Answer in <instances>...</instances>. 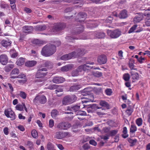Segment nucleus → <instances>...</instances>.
<instances>
[{
  "mask_svg": "<svg viewBox=\"0 0 150 150\" xmlns=\"http://www.w3.org/2000/svg\"><path fill=\"white\" fill-rule=\"evenodd\" d=\"M56 47L54 45L49 44L46 45L42 49V54L45 57H48L53 54L56 51Z\"/></svg>",
  "mask_w": 150,
  "mask_h": 150,
  "instance_id": "obj_1",
  "label": "nucleus"
},
{
  "mask_svg": "<svg viewBox=\"0 0 150 150\" xmlns=\"http://www.w3.org/2000/svg\"><path fill=\"white\" fill-rule=\"evenodd\" d=\"M47 101V99L45 96L43 95H37L33 100V103L35 104H45Z\"/></svg>",
  "mask_w": 150,
  "mask_h": 150,
  "instance_id": "obj_2",
  "label": "nucleus"
},
{
  "mask_svg": "<svg viewBox=\"0 0 150 150\" xmlns=\"http://www.w3.org/2000/svg\"><path fill=\"white\" fill-rule=\"evenodd\" d=\"M108 35L112 38H116L119 37L121 34V31L117 29L113 31L110 30H107Z\"/></svg>",
  "mask_w": 150,
  "mask_h": 150,
  "instance_id": "obj_3",
  "label": "nucleus"
},
{
  "mask_svg": "<svg viewBox=\"0 0 150 150\" xmlns=\"http://www.w3.org/2000/svg\"><path fill=\"white\" fill-rule=\"evenodd\" d=\"M90 92L88 91L86 89H85L83 90V96L88 95V98H87V100H84L81 101V103L82 104L85 103H87L88 102H93L94 101V97L92 95H90Z\"/></svg>",
  "mask_w": 150,
  "mask_h": 150,
  "instance_id": "obj_4",
  "label": "nucleus"
},
{
  "mask_svg": "<svg viewBox=\"0 0 150 150\" xmlns=\"http://www.w3.org/2000/svg\"><path fill=\"white\" fill-rule=\"evenodd\" d=\"M47 71L46 68H43L38 70L35 75L36 77L37 78H43L47 74Z\"/></svg>",
  "mask_w": 150,
  "mask_h": 150,
  "instance_id": "obj_5",
  "label": "nucleus"
},
{
  "mask_svg": "<svg viewBox=\"0 0 150 150\" xmlns=\"http://www.w3.org/2000/svg\"><path fill=\"white\" fill-rule=\"evenodd\" d=\"M71 127V125L67 122H62L58 123L56 127L60 129H67Z\"/></svg>",
  "mask_w": 150,
  "mask_h": 150,
  "instance_id": "obj_6",
  "label": "nucleus"
},
{
  "mask_svg": "<svg viewBox=\"0 0 150 150\" xmlns=\"http://www.w3.org/2000/svg\"><path fill=\"white\" fill-rule=\"evenodd\" d=\"M67 136H70V134L68 132L59 131L56 133L55 138L58 139H61Z\"/></svg>",
  "mask_w": 150,
  "mask_h": 150,
  "instance_id": "obj_7",
  "label": "nucleus"
},
{
  "mask_svg": "<svg viewBox=\"0 0 150 150\" xmlns=\"http://www.w3.org/2000/svg\"><path fill=\"white\" fill-rule=\"evenodd\" d=\"M4 114L7 117H10L11 120H13L15 119L16 115L11 109L5 110Z\"/></svg>",
  "mask_w": 150,
  "mask_h": 150,
  "instance_id": "obj_8",
  "label": "nucleus"
},
{
  "mask_svg": "<svg viewBox=\"0 0 150 150\" xmlns=\"http://www.w3.org/2000/svg\"><path fill=\"white\" fill-rule=\"evenodd\" d=\"M107 61L106 56L104 55H101L99 56L98 58L97 61L100 64H104Z\"/></svg>",
  "mask_w": 150,
  "mask_h": 150,
  "instance_id": "obj_9",
  "label": "nucleus"
},
{
  "mask_svg": "<svg viewBox=\"0 0 150 150\" xmlns=\"http://www.w3.org/2000/svg\"><path fill=\"white\" fill-rule=\"evenodd\" d=\"M66 26V24L64 23H57L54 26L55 30L59 31L64 28Z\"/></svg>",
  "mask_w": 150,
  "mask_h": 150,
  "instance_id": "obj_10",
  "label": "nucleus"
},
{
  "mask_svg": "<svg viewBox=\"0 0 150 150\" xmlns=\"http://www.w3.org/2000/svg\"><path fill=\"white\" fill-rule=\"evenodd\" d=\"M19 73V69L16 68L14 69L10 73L11 78L15 79L17 78V76L16 75H18Z\"/></svg>",
  "mask_w": 150,
  "mask_h": 150,
  "instance_id": "obj_11",
  "label": "nucleus"
},
{
  "mask_svg": "<svg viewBox=\"0 0 150 150\" xmlns=\"http://www.w3.org/2000/svg\"><path fill=\"white\" fill-rule=\"evenodd\" d=\"M65 81V79L62 77L56 76L53 78L52 80L53 82L59 83H62Z\"/></svg>",
  "mask_w": 150,
  "mask_h": 150,
  "instance_id": "obj_12",
  "label": "nucleus"
},
{
  "mask_svg": "<svg viewBox=\"0 0 150 150\" xmlns=\"http://www.w3.org/2000/svg\"><path fill=\"white\" fill-rule=\"evenodd\" d=\"M8 61V58L6 55L3 54L0 56V62L3 65H6Z\"/></svg>",
  "mask_w": 150,
  "mask_h": 150,
  "instance_id": "obj_13",
  "label": "nucleus"
},
{
  "mask_svg": "<svg viewBox=\"0 0 150 150\" xmlns=\"http://www.w3.org/2000/svg\"><path fill=\"white\" fill-rule=\"evenodd\" d=\"M80 105H75L74 106L69 107H68L67 110L76 112L80 110Z\"/></svg>",
  "mask_w": 150,
  "mask_h": 150,
  "instance_id": "obj_14",
  "label": "nucleus"
},
{
  "mask_svg": "<svg viewBox=\"0 0 150 150\" xmlns=\"http://www.w3.org/2000/svg\"><path fill=\"white\" fill-rule=\"evenodd\" d=\"M73 67L74 65L73 64H69L62 67L61 70L63 72L67 71L71 69Z\"/></svg>",
  "mask_w": 150,
  "mask_h": 150,
  "instance_id": "obj_15",
  "label": "nucleus"
},
{
  "mask_svg": "<svg viewBox=\"0 0 150 150\" xmlns=\"http://www.w3.org/2000/svg\"><path fill=\"white\" fill-rule=\"evenodd\" d=\"M127 16V11L125 9H123L121 11L118 15L119 18L122 19L125 18Z\"/></svg>",
  "mask_w": 150,
  "mask_h": 150,
  "instance_id": "obj_16",
  "label": "nucleus"
},
{
  "mask_svg": "<svg viewBox=\"0 0 150 150\" xmlns=\"http://www.w3.org/2000/svg\"><path fill=\"white\" fill-rule=\"evenodd\" d=\"M131 76L133 80V81H135L136 80H138L139 79V76L138 73L132 71L131 72Z\"/></svg>",
  "mask_w": 150,
  "mask_h": 150,
  "instance_id": "obj_17",
  "label": "nucleus"
},
{
  "mask_svg": "<svg viewBox=\"0 0 150 150\" xmlns=\"http://www.w3.org/2000/svg\"><path fill=\"white\" fill-rule=\"evenodd\" d=\"M81 87V86L80 84H75L71 86L69 89L70 91H76L79 89Z\"/></svg>",
  "mask_w": 150,
  "mask_h": 150,
  "instance_id": "obj_18",
  "label": "nucleus"
},
{
  "mask_svg": "<svg viewBox=\"0 0 150 150\" xmlns=\"http://www.w3.org/2000/svg\"><path fill=\"white\" fill-rule=\"evenodd\" d=\"M142 14H138L137 15L134 19V23L139 22L143 18Z\"/></svg>",
  "mask_w": 150,
  "mask_h": 150,
  "instance_id": "obj_19",
  "label": "nucleus"
},
{
  "mask_svg": "<svg viewBox=\"0 0 150 150\" xmlns=\"http://www.w3.org/2000/svg\"><path fill=\"white\" fill-rule=\"evenodd\" d=\"M2 45L4 47H6L8 46H9L11 44V41L8 39L4 40L1 42Z\"/></svg>",
  "mask_w": 150,
  "mask_h": 150,
  "instance_id": "obj_20",
  "label": "nucleus"
},
{
  "mask_svg": "<svg viewBox=\"0 0 150 150\" xmlns=\"http://www.w3.org/2000/svg\"><path fill=\"white\" fill-rule=\"evenodd\" d=\"M46 28L45 25H38L35 27V30L38 31H41L45 30Z\"/></svg>",
  "mask_w": 150,
  "mask_h": 150,
  "instance_id": "obj_21",
  "label": "nucleus"
},
{
  "mask_svg": "<svg viewBox=\"0 0 150 150\" xmlns=\"http://www.w3.org/2000/svg\"><path fill=\"white\" fill-rule=\"evenodd\" d=\"M37 63V62L35 61H30L26 62L25 63V66L31 67L34 66Z\"/></svg>",
  "mask_w": 150,
  "mask_h": 150,
  "instance_id": "obj_22",
  "label": "nucleus"
},
{
  "mask_svg": "<svg viewBox=\"0 0 150 150\" xmlns=\"http://www.w3.org/2000/svg\"><path fill=\"white\" fill-rule=\"evenodd\" d=\"M23 30L28 33H31L33 31V27L30 26H25L23 27Z\"/></svg>",
  "mask_w": 150,
  "mask_h": 150,
  "instance_id": "obj_23",
  "label": "nucleus"
},
{
  "mask_svg": "<svg viewBox=\"0 0 150 150\" xmlns=\"http://www.w3.org/2000/svg\"><path fill=\"white\" fill-rule=\"evenodd\" d=\"M95 37L98 38H104L105 36V34L104 33L95 32L94 33Z\"/></svg>",
  "mask_w": 150,
  "mask_h": 150,
  "instance_id": "obj_24",
  "label": "nucleus"
},
{
  "mask_svg": "<svg viewBox=\"0 0 150 150\" xmlns=\"http://www.w3.org/2000/svg\"><path fill=\"white\" fill-rule=\"evenodd\" d=\"M76 53L77 57L82 56L85 54V50L83 49H79L77 50Z\"/></svg>",
  "mask_w": 150,
  "mask_h": 150,
  "instance_id": "obj_25",
  "label": "nucleus"
},
{
  "mask_svg": "<svg viewBox=\"0 0 150 150\" xmlns=\"http://www.w3.org/2000/svg\"><path fill=\"white\" fill-rule=\"evenodd\" d=\"M25 62V59L23 57H20L19 58L16 62L17 65L21 66L23 65Z\"/></svg>",
  "mask_w": 150,
  "mask_h": 150,
  "instance_id": "obj_26",
  "label": "nucleus"
},
{
  "mask_svg": "<svg viewBox=\"0 0 150 150\" xmlns=\"http://www.w3.org/2000/svg\"><path fill=\"white\" fill-rule=\"evenodd\" d=\"M14 67V65L13 64H9L5 67L4 69L6 72H8L12 69Z\"/></svg>",
  "mask_w": 150,
  "mask_h": 150,
  "instance_id": "obj_27",
  "label": "nucleus"
},
{
  "mask_svg": "<svg viewBox=\"0 0 150 150\" xmlns=\"http://www.w3.org/2000/svg\"><path fill=\"white\" fill-rule=\"evenodd\" d=\"M45 67L51 69L53 66V63L50 61H46L44 63Z\"/></svg>",
  "mask_w": 150,
  "mask_h": 150,
  "instance_id": "obj_28",
  "label": "nucleus"
},
{
  "mask_svg": "<svg viewBox=\"0 0 150 150\" xmlns=\"http://www.w3.org/2000/svg\"><path fill=\"white\" fill-rule=\"evenodd\" d=\"M59 115V112L56 110H52L51 112V115L52 118L56 119L57 116Z\"/></svg>",
  "mask_w": 150,
  "mask_h": 150,
  "instance_id": "obj_29",
  "label": "nucleus"
},
{
  "mask_svg": "<svg viewBox=\"0 0 150 150\" xmlns=\"http://www.w3.org/2000/svg\"><path fill=\"white\" fill-rule=\"evenodd\" d=\"M62 104L63 105H67L70 104V101L69 96H66L64 98L62 101Z\"/></svg>",
  "mask_w": 150,
  "mask_h": 150,
  "instance_id": "obj_30",
  "label": "nucleus"
},
{
  "mask_svg": "<svg viewBox=\"0 0 150 150\" xmlns=\"http://www.w3.org/2000/svg\"><path fill=\"white\" fill-rule=\"evenodd\" d=\"M128 141L131 144V146H133L135 145L137 142V140L136 139H132L130 138L127 139Z\"/></svg>",
  "mask_w": 150,
  "mask_h": 150,
  "instance_id": "obj_31",
  "label": "nucleus"
},
{
  "mask_svg": "<svg viewBox=\"0 0 150 150\" xmlns=\"http://www.w3.org/2000/svg\"><path fill=\"white\" fill-rule=\"evenodd\" d=\"M45 42L43 41L40 40L39 39H35L33 41V43L36 45L42 44Z\"/></svg>",
  "mask_w": 150,
  "mask_h": 150,
  "instance_id": "obj_32",
  "label": "nucleus"
},
{
  "mask_svg": "<svg viewBox=\"0 0 150 150\" xmlns=\"http://www.w3.org/2000/svg\"><path fill=\"white\" fill-rule=\"evenodd\" d=\"M122 137L124 138H127L128 136V135L127 134V130L126 127H124L123 128Z\"/></svg>",
  "mask_w": 150,
  "mask_h": 150,
  "instance_id": "obj_33",
  "label": "nucleus"
},
{
  "mask_svg": "<svg viewBox=\"0 0 150 150\" xmlns=\"http://www.w3.org/2000/svg\"><path fill=\"white\" fill-rule=\"evenodd\" d=\"M133 108L131 107H129L127 108V110H126V112L128 116L131 115L133 112Z\"/></svg>",
  "mask_w": 150,
  "mask_h": 150,
  "instance_id": "obj_34",
  "label": "nucleus"
},
{
  "mask_svg": "<svg viewBox=\"0 0 150 150\" xmlns=\"http://www.w3.org/2000/svg\"><path fill=\"white\" fill-rule=\"evenodd\" d=\"M83 28L84 27L82 25L80 26L78 28L76 29L75 34H78L82 32L83 30Z\"/></svg>",
  "mask_w": 150,
  "mask_h": 150,
  "instance_id": "obj_35",
  "label": "nucleus"
},
{
  "mask_svg": "<svg viewBox=\"0 0 150 150\" xmlns=\"http://www.w3.org/2000/svg\"><path fill=\"white\" fill-rule=\"evenodd\" d=\"M70 103H73L77 99V97L74 95H72L71 96H69Z\"/></svg>",
  "mask_w": 150,
  "mask_h": 150,
  "instance_id": "obj_36",
  "label": "nucleus"
},
{
  "mask_svg": "<svg viewBox=\"0 0 150 150\" xmlns=\"http://www.w3.org/2000/svg\"><path fill=\"white\" fill-rule=\"evenodd\" d=\"M78 17L79 18H86L87 15L85 13L80 12L78 14Z\"/></svg>",
  "mask_w": 150,
  "mask_h": 150,
  "instance_id": "obj_37",
  "label": "nucleus"
},
{
  "mask_svg": "<svg viewBox=\"0 0 150 150\" xmlns=\"http://www.w3.org/2000/svg\"><path fill=\"white\" fill-rule=\"evenodd\" d=\"M134 60L133 59H130L129 63V65L131 69H134Z\"/></svg>",
  "mask_w": 150,
  "mask_h": 150,
  "instance_id": "obj_38",
  "label": "nucleus"
},
{
  "mask_svg": "<svg viewBox=\"0 0 150 150\" xmlns=\"http://www.w3.org/2000/svg\"><path fill=\"white\" fill-rule=\"evenodd\" d=\"M94 64V63L92 62L90 63H88L84 64L85 69L86 68H88L89 69H93V67L92 66Z\"/></svg>",
  "mask_w": 150,
  "mask_h": 150,
  "instance_id": "obj_39",
  "label": "nucleus"
},
{
  "mask_svg": "<svg viewBox=\"0 0 150 150\" xmlns=\"http://www.w3.org/2000/svg\"><path fill=\"white\" fill-rule=\"evenodd\" d=\"M71 75L72 76H76L79 75V72L78 70L75 69L73 70L71 72Z\"/></svg>",
  "mask_w": 150,
  "mask_h": 150,
  "instance_id": "obj_40",
  "label": "nucleus"
},
{
  "mask_svg": "<svg viewBox=\"0 0 150 150\" xmlns=\"http://www.w3.org/2000/svg\"><path fill=\"white\" fill-rule=\"evenodd\" d=\"M92 73L93 76L96 77H99L102 76V73L98 71H93Z\"/></svg>",
  "mask_w": 150,
  "mask_h": 150,
  "instance_id": "obj_41",
  "label": "nucleus"
},
{
  "mask_svg": "<svg viewBox=\"0 0 150 150\" xmlns=\"http://www.w3.org/2000/svg\"><path fill=\"white\" fill-rule=\"evenodd\" d=\"M10 1V4L11 5V8L13 10H14L16 7V5L15 3L16 2L15 0H9Z\"/></svg>",
  "mask_w": 150,
  "mask_h": 150,
  "instance_id": "obj_42",
  "label": "nucleus"
},
{
  "mask_svg": "<svg viewBox=\"0 0 150 150\" xmlns=\"http://www.w3.org/2000/svg\"><path fill=\"white\" fill-rule=\"evenodd\" d=\"M137 130V127L134 125H131L130 128V132L132 133H134Z\"/></svg>",
  "mask_w": 150,
  "mask_h": 150,
  "instance_id": "obj_43",
  "label": "nucleus"
},
{
  "mask_svg": "<svg viewBox=\"0 0 150 150\" xmlns=\"http://www.w3.org/2000/svg\"><path fill=\"white\" fill-rule=\"evenodd\" d=\"M58 87H59V86L58 85L56 84H51L49 85L48 87L47 88L49 89L52 90L56 89Z\"/></svg>",
  "mask_w": 150,
  "mask_h": 150,
  "instance_id": "obj_44",
  "label": "nucleus"
},
{
  "mask_svg": "<svg viewBox=\"0 0 150 150\" xmlns=\"http://www.w3.org/2000/svg\"><path fill=\"white\" fill-rule=\"evenodd\" d=\"M31 134L32 137L34 138H37L38 137V134L37 131L35 130H33L31 131Z\"/></svg>",
  "mask_w": 150,
  "mask_h": 150,
  "instance_id": "obj_45",
  "label": "nucleus"
},
{
  "mask_svg": "<svg viewBox=\"0 0 150 150\" xmlns=\"http://www.w3.org/2000/svg\"><path fill=\"white\" fill-rule=\"evenodd\" d=\"M86 112L83 111H79L76 114V115L78 116H86Z\"/></svg>",
  "mask_w": 150,
  "mask_h": 150,
  "instance_id": "obj_46",
  "label": "nucleus"
},
{
  "mask_svg": "<svg viewBox=\"0 0 150 150\" xmlns=\"http://www.w3.org/2000/svg\"><path fill=\"white\" fill-rule=\"evenodd\" d=\"M61 59L64 60H66L71 59V57H69L68 54L64 55L61 57Z\"/></svg>",
  "mask_w": 150,
  "mask_h": 150,
  "instance_id": "obj_47",
  "label": "nucleus"
},
{
  "mask_svg": "<svg viewBox=\"0 0 150 150\" xmlns=\"http://www.w3.org/2000/svg\"><path fill=\"white\" fill-rule=\"evenodd\" d=\"M100 105L103 107H107L108 105V104L105 101L103 100L100 101L99 103Z\"/></svg>",
  "mask_w": 150,
  "mask_h": 150,
  "instance_id": "obj_48",
  "label": "nucleus"
},
{
  "mask_svg": "<svg viewBox=\"0 0 150 150\" xmlns=\"http://www.w3.org/2000/svg\"><path fill=\"white\" fill-rule=\"evenodd\" d=\"M142 120L141 118H139L137 119L136 120V124L138 126H140L142 124Z\"/></svg>",
  "mask_w": 150,
  "mask_h": 150,
  "instance_id": "obj_49",
  "label": "nucleus"
},
{
  "mask_svg": "<svg viewBox=\"0 0 150 150\" xmlns=\"http://www.w3.org/2000/svg\"><path fill=\"white\" fill-rule=\"evenodd\" d=\"M123 78L125 81H128L130 79V75L128 73L125 74L124 75Z\"/></svg>",
  "mask_w": 150,
  "mask_h": 150,
  "instance_id": "obj_50",
  "label": "nucleus"
},
{
  "mask_svg": "<svg viewBox=\"0 0 150 150\" xmlns=\"http://www.w3.org/2000/svg\"><path fill=\"white\" fill-rule=\"evenodd\" d=\"M76 69L78 70V71L79 72H81L83 70L85 71L86 69L84 65H82L79 66Z\"/></svg>",
  "mask_w": 150,
  "mask_h": 150,
  "instance_id": "obj_51",
  "label": "nucleus"
},
{
  "mask_svg": "<svg viewBox=\"0 0 150 150\" xmlns=\"http://www.w3.org/2000/svg\"><path fill=\"white\" fill-rule=\"evenodd\" d=\"M20 96L23 99H25L27 96V95L24 92L20 91L19 93Z\"/></svg>",
  "mask_w": 150,
  "mask_h": 150,
  "instance_id": "obj_52",
  "label": "nucleus"
},
{
  "mask_svg": "<svg viewBox=\"0 0 150 150\" xmlns=\"http://www.w3.org/2000/svg\"><path fill=\"white\" fill-rule=\"evenodd\" d=\"M69 57H71V59L72 57H76L77 56H76V53L75 52H73L68 54Z\"/></svg>",
  "mask_w": 150,
  "mask_h": 150,
  "instance_id": "obj_53",
  "label": "nucleus"
},
{
  "mask_svg": "<svg viewBox=\"0 0 150 150\" xmlns=\"http://www.w3.org/2000/svg\"><path fill=\"white\" fill-rule=\"evenodd\" d=\"M137 26V25H134L128 31L129 33H132L135 30Z\"/></svg>",
  "mask_w": 150,
  "mask_h": 150,
  "instance_id": "obj_54",
  "label": "nucleus"
},
{
  "mask_svg": "<svg viewBox=\"0 0 150 150\" xmlns=\"http://www.w3.org/2000/svg\"><path fill=\"white\" fill-rule=\"evenodd\" d=\"M143 14L145 16H150V9H148L146 10Z\"/></svg>",
  "mask_w": 150,
  "mask_h": 150,
  "instance_id": "obj_55",
  "label": "nucleus"
},
{
  "mask_svg": "<svg viewBox=\"0 0 150 150\" xmlns=\"http://www.w3.org/2000/svg\"><path fill=\"white\" fill-rule=\"evenodd\" d=\"M47 147L48 150H50V149L54 147V146L51 143L49 142L47 145Z\"/></svg>",
  "mask_w": 150,
  "mask_h": 150,
  "instance_id": "obj_56",
  "label": "nucleus"
},
{
  "mask_svg": "<svg viewBox=\"0 0 150 150\" xmlns=\"http://www.w3.org/2000/svg\"><path fill=\"white\" fill-rule=\"evenodd\" d=\"M145 25L147 26H150V18H147L145 20Z\"/></svg>",
  "mask_w": 150,
  "mask_h": 150,
  "instance_id": "obj_57",
  "label": "nucleus"
},
{
  "mask_svg": "<svg viewBox=\"0 0 150 150\" xmlns=\"http://www.w3.org/2000/svg\"><path fill=\"white\" fill-rule=\"evenodd\" d=\"M16 108L17 110L22 111L23 110V106L22 105L18 104L16 106Z\"/></svg>",
  "mask_w": 150,
  "mask_h": 150,
  "instance_id": "obj_58",
  "label": "nucleus"
},
{
  "mask_svg": "<svg viewBox=\"0 0 150 150\" xmlns=\"http://www.w3.org/2000/svg\"><path fill=\"white\" fill-rule=\"evenodd\" d=\"M95 23H92V22H91L89 23V25H88L87 26L89 28H93L96 27L98 25H96Z\"/></svg>",
  "mask_w": 150,
  "mask_h": 150,
  "instance_id": "obj_59",
  "label": "nucleus"
},
{
  "mask_svg": "<svg viewBox=\"0 0 150 150\" xmlns=\"http://www.w3.org/2000/svg\"><path fill=\"white\" fill-rule=\"evenodd\" d=\"M74 10V8L72 7H69L66 8L64 10V12L65 13H68L71 12Z\"/></svg>",
  "mask_w": 150,
  "mask_h": 150,
  "instance_id": "obj_60",
  "label": "nucleus"
},
{
  "mask_svg": "<svg viewBox=\"0 0 150 150\" xmlns=\"http://www.w3.org/2000/svg\"><path fill=\"white\" fill-rule=\"evenodd\" d=\"M82 148L85 150L88 149L90 148L89 145L87 143L84 144L82 146Z\"/></svg>",
  "mask_w": 150,
  "mask_h": 150,
  "instance_id": "obj_61",
  "label": "nucleus"
},
{
  "mask_svg": "<svg viewBox=\"0 0 150 150\" xmlns=\"http://www.w3.org/2000/svg\"><path fill=\"white\" fill-rule=\"evenodd\" d=\"M54 125V122L53 120L51 119L49 122V127L50 128H52Z\"/></svg>",
  "mask_w": 150,
  "mask_h": 150,
  "instance_id": "obj_62",
  "label": "nucleus"
},
{
  "mask_svg": "<svg viewBox=\"0 0 150 150\" xmlns=\"http://www.w3.org/2000/svg\"><path fill=\"white\" fill-rule=\"evenodd\" d=\"M106 93L108 95H110L112 93V90L110 89H107L105 91Z\"/></svg>",
  "mask_w": 150,
  "mask_h": 150,
  "instance_id": "obj_63",
  "label": "nucleus"
},
{
  "mask_svg": "<svg viewBox=\"0 0 150 150\" xmlns=\"http://www.w3.org/2000/svg\"><path fill=\"white\" fill-rule=\"evenodd\" d=\"M89 143L95 146H96L97 145V142L94 140H91L89 141Z\"/></svg>",
  "mask_w": 150,
  "mask_h": 150,
  "instance_id": "obj_64",
  "label": "nucleus"
}]
</instances>
